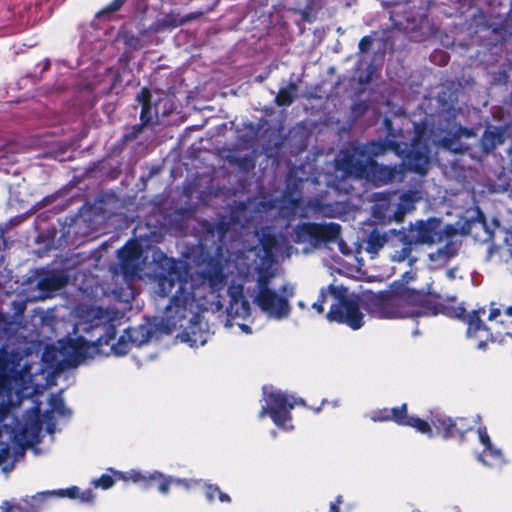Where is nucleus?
Returning <instances> with one entry per match:
<instances>
[{"label": "nucleus", "mask_w": 512, "mask_h": 512, "mask_svg": "<svg viewBox=\"0 0 512 512\" xmlns=\"http://www.w3.org/2000/svg\"><path fill=\"white\" fill-rule=\"evenodd\" d=\"M436 307H441L440 312L447 315L448 317L459 318V319L465 318L466 310L462 305L451 306V305L438 304Z\"/></svg>", "instance_id": "nucleus-31"}, {"label": "nucleus", "mask_w": 512, "mask_h": 512, "mask_svg": "<svg viewBox=\"0 0 512 512\" xmlns=\"http://www.w3.org/2000/svg\"><path fill=\"white\" fill-rule=\"evenodd\" d=\"M474 214L476 215L475 218L467 220L464 225L461 227V233L470 235L475 241L481 242V243H487L491 241L496 234H501L504 237V233L506 230H502L499 227V223L494 220L492 225L489 226L484 218L483 213L477 209L474 211Z\"/></svg>", "instance_id": "nucleus-15"}, {"label": "nucleus", "mask_w": 512, "mask_h": 512, "mask_svg": "<svg viewBox=\"0 0 512 512\" xmlns=\"http://www.w3.org/2000/svg\"><path fill=\"white\" fill-rule=\"evenodd\" d=\"M124 2H125V0H113L108 6H106L104 9H102L98 13V16L102 17L106 14H109V13L119 10Z\"/></svg>", "instance_id": "nucleus-35"}, {"label": "nucleus", "mask_w": 512, "mask_h": 512, "mask_svg": "<svg viewBox=\"0 0 512 512\" xmlns=\"http://www.w3.org/2000/svg\"><path fill=\"white\" fill-rule=\"evenodd\" d=\"M328 295L331 296L329 287L327 289H321L318 300L312 304V308L316 310L318 314L323 313L324 303L326 302V298Z\"/></svg>", "instance_id": "nucleus-34"}, {"label": "nucleus", "mask_w": 512, "mask_h": 512, "mask_svg": "<svg viewBox=\"0 0 512 512\" xmlns=\"http://www.w3.org/2000/svg\"><path fill=\"white\" fill-rule=\"evenodd\" d=\"M3 367L0 373V467L7 475L14 466L11 460V444L21 450L32 447L39 442L42 423L40 420V408H33L24 418L23 424H18L17 429H11L7 424H2L8 417L12 404V393L17 396L29 389L32 374L30 365L22 363L18 354H5L0 363Z\"/></svg>", "instance_id": "nucleus-5"}, {"label": "nucleus", "mask_w": 512, "mask_h": 512, "mask_svg": "<svg viewBox=\"0 0 512 512\" xmlns=\"http://www.w3.org/2000/svg\"><path fill=\"white\" fill-rule=\"evenodd\" d=\"M504 246L500 248L501 256L505 258V262L512 273V232L505 231Z\"/></svg>", "instance_id": "nucleus-29"}, {"label": "nucleus", "mask_w": 512, "mask_h": 512, "mask_svg": "<svg viewBox=\"0 0 512 512\" xmlns=\"http://www.w3.org/2000/svg\"><path fill=\"white\" fill-rule=\"evenodd\" d=\"M263 394L264 404L259 412V418L268 415L277 427L285 431L293 430L290 411L295 405H304V400L267 386L263 388Z\"/></svg>", "instance_id": "nucleus-11"}, {"label": "nucleus", "mask_w": 512, "mask_h": 512, "mask_svg": "<svg viewBox=\"0 0 512 512\" xmlns=\"http://www.w3.org/2000/svg\"><path fill=\"white\" fill-rule=\"evenodd\" d=\"M155 292L166 296L179 284L176 294L166 307L159 321L160 328L170 333L178 328L183 331L178 335L181 342L190 347H198L207 343L210 338L208 325L199 314V310L218 305V291L223 288L225 277L216 271L209 279L201 275H193L182 279L177 269V262L160 251L153 253Z\"/></svg>", "instance_id": "nucleus-1"}, {"label": "nucleus", "mask_w": 512, "mask_h": 512, "mask_svg": "<svg viewBox=\"0 0 512 512\" xmlns=\"http://www.w3.org/2000/svg\"><path fill=\"white\" fill-rule=\"evenodd\" d=\"M454 232L452 225H442L436 218L418 220L411 223L407 232L400 233V239L407 240L412 244L433 245L442 243L447 234Z\"/></svg>", "instance_id": "nucleus-14"}, {"label": "nucleus", "mask_w": 512, "mask_h": 512, "mask_svg": "<svg viewBox=\"0 0 512 512\" xmlns=\"http://www.w3.org/2000/svg\"><path fill=\"white\" fill-rule=\"evenodd\" d=\"M475 135V133L466 128L457 127L453 134L449 133L448 136L440 139L437 144L452 152L460 153L467 149L466 145L461 142V138H470Z\"/></svg>", "instance_id": "nucleus-21"}, {"label": "nucleus", "mask_w": 512, "mask_h": 512, "mask_svg": "<svg viewBox=\"0 0 512 512\" xmlns=\"http://www.w3.org/2000/svg\"><path fill=\"white\" fill-rule=\"evenodd\" d=\"M369 417L374 422L393 420L399 425L412 427L428 437H434L436 434H442L445 439L457 435L463 436V419L452 420L439 412H432L430 418L432 428L427 421L415 416H408L406 404L392 409L384 408L372 411Z\"/></svg>", "instance_id": "nucleus-7"}, {"label": "nucleus", "mask_w": 512, "mask_h": 512, "mask_svg": "<svg viewBox=\"0 0 512 512\" xmlns=\"http://www.w3.org/2000/svg\"><path fill=\"white\" fill-rule=\"evenodd\" d=\"M481 313L484 314L485 310L474 311L465 319L468 324L467 336L476 341L478 349H485L488 339L500 343L505 342L506 338L512 339V332L509 330V326L512 325V305L504 311L492 307L488 316L489 321L492 322L489 328L482 324Z\"/></svg>", "instance_id": "nucleus-8"}, {"label": "nucleus", "mask_w": 512, "mask_h": 512, "mask_svg": "<svg viewBox=\"0 0 512 512\" xmlns=\"http://www.w3.org/2000/svg\"><path fill=\"white\" fill-rule=\"evenodd\" d=\"M442 242L445 243L444 246L439 247L435 252L428 255L430 262L429 267L431 269H437L444 266L452 258L458 255L461 248V241L457 235L456 228H454V232L447 234Z\"/></svg>", "instance_id": "nucleus-18"}, {"label": "nucleus", "mask_w": 512, "mask_h": 512, "mask_svg": "<svg viewBox=\"0 0 512 512\" xmlns=\"http://www.w3.org/2000/svg\"><path fill=\"white\" fill-rule=\"evenodd\" d=\"M445 276L449 279V280H454L458 277V269L457 268H453V269H449L445 272Z\"/></svg>", "instance_id": "nucleus-42"}, {"label": "nucleus", "mask_w": 512, "mask_h": 512, "mask_svg": "<svg viewBox=\"0 0 512 512\" xmlns=\"http://www.w3.org/2000/svg\"><path fill=\"white\" fill-rule=\"evenodd\" d=\"M401 230L391 229L386 232L379 230H373L367 238L366 250L368 253L375 255L377 254L385 244L391 242L393 246H396L394 239H400Z\"/></svg>", "instance_id": "nucleus-20"}, {"label": "nucleus", "mask_w": 512, "mask_h": 512, "mask_svg": "<svg viewBox=\"0 0 512 512\" xmlns=\"http://www.w3.org/2000/svg\"><path fill=\"white\" fill-rule=\"evenodd\" d=\"M301 195L298 188L294 191L286 193L281 199H275L269 203H260V212L269 213L276 211L283 218L307 217L310 212L320 213L327 217H335L340 213V201L334 203L328 202L323 196L311 200L306 208H301Z\"/></svg>", "instance_id": "nucleus-9"}, {"label": "nucleus", "mask_w": 512, "mask_h": 512, "mask_svg": "<svg viewBox=\"0 0 512 512\" xmlns=\"http://www.w3.org/2000/svg\"><path fill=\"white\" fill-rule=\"evenodd\" d=\"M110 471L117 479L125 482L131 481L143 489H148L152 486L153 482H157L159 492L165 495L168 494L169 487L172 484L180 486L187 491L203 484L201 480L174 478L171 476H165L159 471L141 472L134 469L126 472L115 471L112 469Z\"/></svg>", "instance_id": "nucleus-13"}, {"label": "nucleus", "mask_w": 512, "mask_h": 512, "mask_svg": "<svg viewBox=\"0 0 512 512\" xmlns=\"http://www.w3.org/2000/svg\"><path fill=\"white\" fill-rule=\"evenodd\" d=\"M396 240L401 243V249L395 250L394 253L391 255V258L393 261L402 262L409 257V255L412 251L411 246L413 244L410 243L409 241H407L406 239L405 240L396 239Z\"/></svg>", "instance_id": "nucleus-30"}, {"label": "nucleus", "mask_w": 512, "mask_h": 512, "mask_svg": "<svg viewBox=\"0 0 512 512\" xmlns=\"http://www.w3.org/2000/svg\"><path fill=\"white\" fill-rule=\"evenodd\" d=\"M385 125H386L387 129L390 130V126H391L390 120L385 119Z\"/></svg>", "instance_id": "nucleus-45"}, {"label": "nucleus", "mask_w": 512, "mask_h": 512, "mask_svg": "<svg viewBox=\"0 0 512 512\" xmlns=\"http://www.w3.org/2000/svg\"><path fill=\"white\" fill-rule=\"evenodd\" d=\"M298 306L301 308V309H304L305 308V303L303 301H299L298 302Z\"/></svg>", "instance_id": "nucleus-46"}, {"label": "nucleus", "mask_w": 512, "mask_h": 512, "mask_svg": "<svg viewBox=\"0 0 512 512\" xmlns=\"http://www.w3.org/2000/svg\"><path fill=\"white\" fill-rule=\"evenodd\" d=\"M479 442L484 447L483 452L477 456L478 460L489 467H501L505 463L502 451L495 447L485 427L477 430Z\"/></svg>", "instance_id": "nucleus-19"}, {"label": "nucleus", "mask_w": 512, "mask_h": 512, "mask_svg": "<svg viewBox=\"0 0 512 512\" xmlns=\"http://www.w3.org/2000/svg\"><path fill=\"white\" fill-rule=\"evenodd\" d=\"M298 87L295 83H290L288 86L279 90L276 96V103L278 106L290 105L296 97Z\"/></svg>", "instance_id": "nucleus-27"}, {"label": "nucleus", "mask_w": 512, "mask_h": 512, "mask_svg": "<svg viewBox=\"0 0 512 512\" xmlns=\"http://www.w3.org/2000/svg\"><path fill=\"white\" fill-rule=\"evenodd\" d=\"M320 411V408H316L315 412L318 413Z\"/></svg>", "instance_id": "nucleus-51"}, {"label": "nucleus", "mask_w": 512, "mask_h": 512, "mask_svg": "<svg viewBox=\"0 0 512 512\" xmlns=\"http://www.w3.org/2000/svg\"><path fill=\"white\" fill-rule=\"evenodd\" d=\"M150 98V92L146 88H143L141 92L137 95V101L142 105L140 118L143 125L149 124L150 122H152L153 119Z\"/></svg>", "instance_id": "nucleus-25"}, {"label": "nucleus", "mask_w": 512, "mask_h": 512, "mask_svg": "<svg viewBox=\"0 0 512 512\" xmlns=\"http://www.w3.org/2000/svg\"><path fill=\"white\" fill-rule=\"evenodd\" d=\"M5 512H20V507L17 505H11L9 502H5L3 507Z\"/></svg>", "instance_id": "nucleus-41"}, {"label": "nucleus", "mask_w": 512, "mask_h": 512, "mask_svg": "<svg viewBox=\"0 0 512 512\" xmlns=\"http://www.w3.org/2000/svg\"><path fill=\"white\" fill-rule=\"evenodd\" d=\"M448 55L442 51L433 55V61H438L439 64L444 65L448 62Z\"/></svg>", "instance_id": "nucleus-39"}, {"label": "nucleus", "mask_w": 512, "mask_h": 512, "mask_svg": "<svg viewBox=\"0 0 512 512\" xmlns=\"http://www.w3.org/2000/svg\"><path fill=\"white\" fill-rule=\"evenodd\" d=\"M234 326H237L242 333L252 334L251 327L245 323L239 322V320L234 321Z\"/></svg>", "instance_id": "nucleus-40"}, {"label": "nucleus", "mask_w": 512, "mask_h": 512, "mask_svg": "<svg viewBox=\"0 0 512 512\" xmlns=\"http://www.w3.org/2000/svg\"><path fill=\"white\" fill-rule=\"evenodd\" d=\"M340 232V225L334 222L301 223L294 229L293 241L306 245V252L322 245L337 244L342 254L349 255L350 249L340 239Z\"/></svg>", "instance_id": "nucleus-10"}, {"label": "nucleus", "mask_w": 512, "mask_h": 512, "mask_svg": "<svg viewBox=\"0 0 512 512\" xmlns=\"http://www.w3.org/2000/svg\"><path fill=\"white\" fill-rule=\"evenodd\" d=\"M341 503V497H338L335 503H331L330 510L331 512H339L338 505Z\"/></svg>", "instance_id": "nucleus-43"}, {"label": "nucleus", "mask_w": 512, "mask_h": 512, "mask_svg": "<svg viewBox=\"0 0 512 512\" xmlns=\"http://www.w3.org/2000/svg\"><path fill=\"white\" fill-rule=\"evenodd\" d=\"M227 232H228V231H223V232H222V238H223V239H225V238L227 237Z\"/></svg>", "instance_id": "nucleus-48"}, {"label": "nucleus", "mask_w": 512, "mask_h": 512, "mask_svg": "<svg viewBox=\"0 0 512 512\" xmlns=\"http://www.w3.org/2000/svg\"><path fill=\"white\" fill-rule=\"evenodd\" d=\"M272 436L276 437V432L275 431L272 432Z\"/></svg>", "instance_id": "nucleus-50"}, {"label": "nucleus", "mask_w": 512, "mask_h": 512, "mask_svg": "<svg viewBox=\"0 0 512 512\" xmlns=\"http://www.w3.org/2000/svg\"><path fill=\"white\" fill-rule=\"evenodd\" d=\"M424 130L415 125V137L409 145L394 141L370 142L367 144L351 143L342 150L335 159V176L319 174L311 183L327 186L325 198L331 194H348L352 189V181L366 179L376 186L401 180L403 171L396 166H383L374 161V157L390 150L403 161L408 170L425 175L430 163V151L426 143H422Z\"/></svg>", "instance_id": "nucleus-2"}, {"label": "nucleus", "mask_w": 512, "mask_h": 512, "mask_svg": "<svg viewBox=\"0 0 512 512\" xmlns=\"http://www.w3.org/2000/svg\"><path fill=\"white\" fill-rule=\"evenodd\" d=\"M218 496L220 502H229L230 498L227 494L220 491L219 487L214 485H206L205 484V496L209 502H212L215 499V496Z\"/></svg>", "instance_id": "nucleus-32"}, {"label": "nucleus", "mask_w": 512, "mask_h": 512, "mask_svg": "<svg viewBox=\"0 0 512 512\" xmlns=\"http://www.w3.org/2000/svg\"><path fill=\"white\" fill-rule=\"evenodd\" d=\"M50 413L57 414L59 416H69L70 411L65 406L64 400L61 394L51 395L49 398Z\"/></svg>", "instance_id": "nucleus-28"}, {"label": "nucleus", "mask_w": 512, "mask_h": 512, "mask_svg": "<svg viewBox=\"0 0 512 512\" xmlns=\"http://www.w3.org/2000/svg\"><path fill=\"white\" fill-rule=\"evenodd\" d=\"M48 431H49V433H53V430L51 427H48Z\"/></svg>", "instance_id": "nucleus-49"}, {"label": "nucleus", "mask_w": 512, "mask_h": 512, "mask_svg": "<svg viewBox=\"0 0 512 512\" xmlns=\"http://www.w3.org/2000/svg\"><path fill=\"white\" fill-rule=\"evenodd\" d=\"M114 483H115L114 478L108 474H103L99 478L93 479L91 481V484L94 487L101 488L104 490L111 488L114 485Z\"/></svg>", "instance_id": "nucleus-33"}, {"label": "nucleus", "mask_w": 512, "mask_h": 512, "mask_svg": "<svg viewBox=\"0 0 512 512\" xmlns=\"http://www.w3.org/2000/svg\"><path fill=\"white\" fill-rule=\"evenodd\" d=\"M508 130H510V126H488L481 139L483 150L488 153L498 145L502 144L508 133Z\"/></svg>", "instance_id": "nucleus-22"}, {"label": "nucleus", "mask_w": 512, "mask_h": 512, "mask_svg": "<svg viewBox=\"0 0 512 512\" xmlns=\"http://www.w3.org/2000/svg\"><path fill=\"white\" fill-rule=\"evenodd\" d=\"M372 38L370 36L363 37L359 42V49L361 52H366L370 49Z\"/></svg>", "instance_id": "nucleus-37"}, {"label": "nucleus", "mask_w": 512, "mask_h": 512, "mask_svg": "<svg viewBox=\"0 0 512 512\" xmlns=\"http://www.w3.org/2000/svg\"><path fill=\"white\" fill-rule=\"evenodd\" d=\"M125 43L133 49H138L143 46V43L141 42V40L139 38H134V37H131V38L125 37Z\"/></svg>", "instance_id": "nucleus-38"}, {"label": "nucleus", "mask_w": 512, "mask_h": 512, "mask_svg": "<svg viewBox=\"0 0 512 512\" xmlns=\"http://www.w3.org/2000/svg\"><path fill=\"white\" fill-rule=\"evenodd\" d=\"M49 494H56L60 497H68L70 499H78L82 503H90L94 499V494L90 489L80 490L76 486L67 489H60L58 491L49 492Z\"/></svg>", "instance_id": "nucleus-24"}, {"label": "nucleus", "mask_w": 512, "mask_h": 512, "mask_svg": "<svg viewBox=\"0 0 512 512\" xmlns=\"http://www.w3.org/2000/svg\"><path fill=\"white\" fill-rule=\"evenodd\" d=\"M94 319L91 327L103 331L96 341H88L82 336H68L57 342L55 346H47L43 353V362L54 371H63L76 367L83 360L103 354L116 356L125 355L131 347H142L153 336L151 324L145 323L124 330L116 339L117 328L122 324L123 315L102 309H93Z\"/></svg>", "instance_id": "nucleus-3"}, {"label": "nucleus", "mask_w": 512, "mask_h": 512, "mask_svg": "<svg viewBox=\"0 0 512 512\" xmlns=\"http://www.w3.org/2000/svg\"><path fill=\"white\" fill-rule=\"evenodd\" d=\"M329 290L333 303L326 318L330 322L345 324L352 330H358L365 324L364 311L381 319L419 317L435 315L425 296L410 288L392 292L390 295L377 298L374 307H366L364 300L342 286L330 285Z\"/></svg>", "instance_id": "nucleus-6"}, {"label": "nucleus", "mask_w": 512, "mask_h": 512, "mask_svg": "<svg viewBox=\"0 0 512 512\" xmlns=\"http://www.w3.org/2000/svg\"><path fill=\"white\" fill-rule=\"evenodd\" d=\"M119 265L113 268V277L123 278L126 288L122 291H113V294L128 301L134 296L132 282L139 277L141 265L144 264L143 249L137 241H129L122 249L118 251Z\"/></svg>", "instance_id": "nucleus-12"}, {"label": "nucleus", "mask_w": 512, "mask_h": 512, "mask_svg": "<svg viewBox=\"0 0 512 512\" xmlns=\"http://www.w3.org/2000/svg\"><path fill=\"white\" fill-rule=\"evenodd\" d=\"M375 204L372 207V218L376 225H388L392 222L400 223L396 209L395 193H377L373 195Z\"/></svg>", "instance_id": "nucleus-16"}, {"label": "nucleus", "mask_w": 512, "mask_h": 512, "mask_svg": "<svg viewBox=\"0 0 512 512\" xmlns=\"http://www.w3.org/2000/svg\"><path fill=\"white\" fill-rule=\"evenodd\" d=\"M182 24V20L174 14H168L160 19H158L150 29L154 32H160L163 30L173 29Z\"/></svg>", "instance_id": "nucleus-26"}, {"label": "nucleus", "mask_w": 512, "mask_h": 512, "mask_svg": "<svg viewBox=\"0 0 512 512\" xmlns=\"http://www.w3.org/2000/svg\"><path fill=\"white\" fill-rule=\"evenodd\" d=\"M309 182V179H302L300 178V183L303 185V183H308Z\"/></svg>", "instance_id": "nucleus-47"}, {"label": "nucleus", "mask_w": 512, "mask_h": 512, "mask_svg": "<svg viewBox=\"0 0 512 512\" xmlns=\"http://www.w3.org/2000/svg\"><path fill=\"white\" fill-rule=\"evenodd\" d=\"M403 278L406 279V281L410 280V279H413L414 278V274L412 272H406L404 275H403Z\"/></svg>", "instance_id": "nucleus-44"}, {"label": "nucleus", "mask_w": 512, "mask_h": 512, "mask_svg": "<svg viewBox=\"0 0 512 512\" xmlns=\"http://www.w3.org/2000/svg\"><path fill=\"white\" fill-rule=\"evenodd\" d=\"M421 198V192L418 190L407 191L398 196V201H396V209L401 222L403 221L406 214L411 213L415 209L416 203L420 201Z\"/></svg>", "instance_id": "nucleus-23"}, {"label": "nucleus", "mask_w": 512, "mask_h": 512, "mask_svg": "<svg viewBox=\"0 0 512 512\" xmlns=\"http://www.w3.org/2000/svg\"><path fill=\"white\" fill-rule=\"evenodd\" d=\"M228 294L230 296V304L227 308L226 326L233 328L235 320H246L250 317L251 307L243 295V287H229Z\"/></svg>", "instance_id": "nucleus-17"}, {"label": "nucleus", "mask_w": 512, "mask_h": 512, "mask_svg": "<svg viewBox=\"0 0 512 512\" xmlns=\"http://www.w3.org/2000/svg\"><path fill=\"white\" fill-rule=\"evenodd\" d=\"M10 161H13V156L8 155L6 148H0V169H2L3 166Z\"/></svg>", "instance_id": "nucleus-36"}, {"label": "nucleus", "mask_w": 512, "mask_h": 512, "mask_svg": "<svg viewBox=\"0 0 512 512\" xmlns=\"http://www.w3.org/2000/svg\"><path fill=\"white\" fill-rule=\"evenodd\" d=\"M255 236L259 245L247 251L241 250L233 259L240 273L244 268L249 269L246 260L254 256L256 283L250 291L253 303L260 309L267 319L282 321L287 319L292 311L290 300L295 295V287L291 283L283 284L278 290L271 289L269 284L277 274V261L279 258H289L293 247L288 239L276 235L270 227L257 231Z\"/></svg>", "instance_id": "nucleus-4"}]
</instances>
